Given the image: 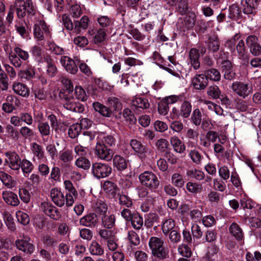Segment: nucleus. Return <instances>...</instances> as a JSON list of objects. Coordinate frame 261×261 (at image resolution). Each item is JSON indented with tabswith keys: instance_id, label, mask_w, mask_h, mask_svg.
I'll list each match as a JSON object with an SVG mask.
<instances>
[{
	"instance_id": "f257e3e1",
	"label": "nucleus",
	"mask_w": 261,
	"mask_h": 261,
	"mask_svg": "<svg viewBox=\"0 0 261 261\" xmlns=\"http://www.w3.org/2000/svg\"><path fill=\"white\" fill-rule=\"evenodd\" d=\"M15 11L17 17L22 19L26 15L29 17L35 16L37 8L32 0H15L14 5L10 6L6 17V20L9 24L12 22Z\"/></svg>"
},
{
	"instance_id": "f03ea898",
	"label": "nucleus",
	"mask_w": 261,
	"mask_h": 261,
	"mask_svg": "<svg viewBox=\"0 0 261 261\" xmlns=\"http://www.w3.org/2000/svg\"><path fill=\"white\" fill-rule=\"evenodd\" d=\"M148 244L152 254L154 257L159 259H163L167 257L168 251L164 246L163 239L156 237H151L149 239Z\"/></svg>"
},
{
	"instance_id": "7ed1b4c3",
	"label": "nucleus",
	"mask_w": 261,
	"mask_h": 261,
	"mask_svg": "<svg viewBox=\"0 0 261 261\" xmlns=\"http://www.w3.org/2000/svg\"><path fill=\"white\" fill-rule=\"evenodd\" d=\"M49 121L50 126L47 122H38L37 128L41 137L44 138L45 137H48L52 131L51 127L56 132H57L59 128V122L57 117L54 114H50L47 117Z\"/></svg>"
},
{
	"instance_id": "20e7f679",
	"label": "nucleus",
	"mask_w": 261,
	"mask_h": 261,
	"mask_svg": "<svg viewBox=\"0 0 261 261\" xmlns=\"http://www.w3.org/2000/svg\"><path fill=\"white\" fill-rule=\"evenodd\" d=\"M67 92L61 91L59 94V98L64 101L63 103L64 108L75 113L83 112L85 110L84 105L76 101L73 97Z\"/></svg>"
},
{
	"instance_id": "39448f33",
	"label": "nucleus",
	"mask_w": 261,
	"mask_h": 261,
	"mask_svg": "<svg viewBox=\"0 0 261 261\" xmlns=\"http://www.w3.org/2000/svg\"><path fill=\"white\" fill-rule=\"evenodd\" d=\"M139 180L142 185L151 190L158 188L160 181L157 176L151 171H145L139 176Z\"/></svg>"
},
{
	"instance_id": "423d86ee",
	"label": "nucleus",
	"mask_w": 261,
	"mask_h": 261,
	"mask_svg": "<svg viewBox=\"0 0 261 261\" xmlns=\"http://www.w3.org/2000/svg\"><path fill=\"white\" fill-rule=\"evenodd\" d=\"M92 172L97 178L109 176L112 173V167L108 164L95 163L92 165Z\"/></svg>"
},
{
	"instance_id": "0eeeda50",
	"label": "nucleus",
	"mask_w": 261,
	"mask_h": 261,
	"mask_svg": "<svg viewBox=\"0 0 261 261\" xmlns=\"http://www.w3.org/2000/svg\"><path fill=\"white\" fill-rule=\"evenodd\" d=\"M60 62L65 70L71 74H75L78 71V65L80 60L76 58L74 59L66 56L61 58Z\"/></svg>"
},
{
	"instance_id": "6e6552de",
	"label": "nucleus",
	"mask_w": 261,
	"mask_h": 261,
	"mask_svg": "<svg viewBox=\"0 0 261 261\" xmlns=\"http://www.w3.org/2000/svg\"><path fill=\"white\" fill-rule=\"evenodd\" d=\"M6 159L5 165L8 166L13 170H19V164L21 159L15 151H8L5 152Z\"/></svg>"
},
{
	"instance_id": "1a4fd4ad",
	"label": "nucleus",
	"mask_w": 261,
	"mask_h": 261,
	"mask_svg": "<svg viewBox=\"0 0 261 261\" xmlns=\"http://www.w3.org/2000/svg\"><path fill=\"white\" fill-rule=\"evenodd\" d=\"M16 248L27 255L32 254L35 250V246L29 237H24L23 239H18L15 242Z\"/></svg>"
},
{
	"instance_id": "9d476101",
	"label": "nucleus",
	"mask_w": 261,
	"mask_h": 261,
	"mask_svg": "<svg viewBox=\"0 0 261 261\" xmlns=\"http://www.w3.org/2000/svg\"><path fill=\"white\" fill-rule=\"evenodd\" d=\"M95 153L99 159L107 161H111L113 155L112 150L108 148L105 144L101 143H97L95 146Z\"/></svg>"
},
{
	"instance_id": "9b49d317",
	"label": "nucleus",
	"mask_w": 261,
	"mask_h": 261,
	"mask_svg": "<svg viewBox=\"0 0 261 261\" xmlns=\"http://www.w3.org/2000/svg\"><path fill=\"white\" fill-rule=\"evenodd\" d=\"M40 208L43 213L51 218L58 220L61 217V215L58 208L50 203L44 202L40 204Z\"/></svg>"
},
{
	"instance_id": "f8f14e48",
	"label": "nucleus",
	"mask_w": 261,
	"mask_h": 261,
	"mask_svg": "<svg viewBox=\"0 0 261 261\" xmlns=\"http://www.w3.org/2000/svg\"><path fill=\"white\" fill-rule=\"evenodd\" d=\"M33 33L35 38L38 41H42L44 39V33L46 35H49L50 31L48 26L43 21H39L36 23L33 27Z\"/></svg>"
},
{
	"instance_id": "ddd939ff",
	"label": "nucleus",
	"mask_w": 261,
	"mask_h": 261,
	"mask_svg": "<svg viewBox=\"0 0 261 261\" xmlns=\"http://www.w3.org/2000/svg\"><path fill=\"white\" fill-rule=\"evenodd\" d=\"M196 15L194 13H190L183 18L180 19V22H178L179 28L184 32L191 30L194 26L196 22Z\"/></svg>"
},
{
	"instance_id": "4468645a",
	"label": "nucleus",
	"mask_w": 261,
	"mask_h": 261,
	"mask_svg": "<svg viewBox=\"0 0 261 261\" xmlns=\"http://www.w3.org/2000/svg\"><path fill=\"white\" fill-rule=\"evenodd\" d=\"M246 44L251 53L255 56L261 54V45L258 42V38L255 35H250L246 38Z\"/></svg>"
},
{
	"instance_id": "2eb2a0df",
	"label": "nucleus",
	"mask_w": 261,
	"mask_h": 261,
	"mask_svg": "<svg viewBox=\"0 0 261 261\" xmlns=\"http://www.w3.org/2000/svg\"><path fill=\"white\" fill-rule=\"evenodd\" d=\"M98 216L94 213H91L82 217L79 221L80 224L86 227L92 228L98 225Z\"/></svg>"
},
{
	"instance_id": "dca6fc26",
	"label": "nucleus",
	"mask_w": 261,
	"mask_h": 261,
	"mask_svg": "<svg viewBox=\"0 0 261 261\" xmlns=\"http://www.w3.org/2000/svg\"><path fill=\"white\" fill-rule=\"evenodd\" d=\"M221 65L224 79L229 81L235 79L237 74L233 69L232 63L229 60H223L222 61Z\"/></svg>"
},
{
	"instance_id": "f3484780",
	"label": "nucleus",
	"mask_w": 261,
	"mask_h": 261,
	"mask_svg": "<svg viewBox=\"0 0 261 261\" xmlns=\"http://www.w3.org/2000/svg\"><path fill=\"white\" fill-rule=\"evenodd\" d=\"M231 89L233 92L243 98H245L250 93L248 84L243 82H235L233 83L231 85Z\"/></svg>"
},
{
	"instance_id": "a211bd4d",
	"label": "nucleus",
	"mask_w": 261,
	"mask_h": 261,
	"mask_svg": "<svg viewBox=\"0 0 261 261\" xmlns=\"http://www.w3.org/2000/svg\"><path fill=\"white\" fill-rule=\"evenodd\" d=\"M208 80L204 74L195 75L192 80V85L196 90H203L208 85Z\"/></svg>"
},
{
	"instance_id": "6ab92c4d",
	"label": "nucleus",
	"mask_w": 261,
	"mask_h": 261,
	"mask_svg": "<svg viewBox=\"0 0 261 261\" xmlns=\"http://www.w3.org/2000/svg\"><path fill=\"white\" fill-rule=\"evenodd\" d=\"M2 198L8 204L13 206H18L20 201L17 194L11 191H4L2 192Z\"/></svg>"
},
{
	"instance_id": "aec40b11",
	"label": "nucleus",
	"mask_w": 261,
	"mask_h": 261,
	"mask_svg": "<svg viewBox=\"0 0 261 261\" xmlns=\"http://www.w3.org/2000/svg\"><path fill=\"white\" fill-rule=\"evenodd\" d=\"M50 197L54 203L59 207L65 203V197L63 193L58 189L54 188L50 191Z\"/></svg>"
},
{
	"instance_id": "412c9836",
	"label": "nucleus",
	"mask_w": 261,
	"mask_h": 261,
	"mask_svg": "<svg viewBox=\"0 0 261 261\" xmlns=\"http://www.w3.org/2000/svg\"><path fill=\"white\" fill-rule=\"evenodd\" d=\"M170 142L175 152L181 154L186 150V145L177 136L171 137Z\"/></svg>"
},
{
	"instance_id": "4be33fe9",
	"label": "nucleus",
	"mask_w": 261,
	"mask_h": 261,
	"mask_svg": "<svg viewBox=\"0 0 261 261\" xmlns=\"http://www.w3.org/2000/svg\"><path fill=\"white\" fill-rule=\"evenodd\" d=\"M189 58L191 66L195 69H199L200 66L199 61L200 54L198 49L192 48L189 52Z\"/></svg>"
},
{
	"instance_id": "5701e85b",
	"label": "nucleus",
	"mask_w": 261,
	"mask_h": 261,
	"mask_svg": "<svg viewBox=\"0 0 261 261\" xmlns=\"http://www.w3.org/2000/svg\"><path fill=\"white\" fill-rule=\"evenodd\" d=\"M130 145L134 151L140 155H144L147 152V146L137 139H132L129 142Z\"/></svg>"
},
{
	"instance_id": "b1692460",
	"label": "nucleus",
	"mask_w": 261,
	"mask_h": 261,
	"mask_svg": "<svg viewBox=\"0 0 261 261\" xmlns=\"http://www.w3.org/2000/svg\"><path fill=\"white\" fill-rule=\"evenodd\" d=\"M113 163L114 167L119 171L125 170L127 168L128 161L121 155H115L113 158Z\"/></svg>"
},
{
	"instance_id": "393cba45",
	"label": "nucleus",
	"mask_w": 261,
	"mask_h": 261,
	"mask_svg": "<svg viewBox=\"0 0 261 261\" xmlns=\"http://www.w3.org/2000/svg\"><path fill=\"white\" fill-rule=\"evenodd\" d=\"M103 189L109 196L114 197L117 193L118 188L113 182L107 180L103 183Z\"/></svg>"
},
{
	"instance_id": "a878e982",
	"label": "nucleus",
	"mask_w": 261,
	"mask_h": 261,
	"mask_svg": "<svg viewBox=\"0 0 261 261\" xmlns=\"http://www.w3.org/2000/svg\"><path fill=\"white\" fill-rule=\"evenodd\" d=\"M230 233L235 238L237 241H241L243 239L244 234L242 228L236 223H232L229 228Z\"/></svg>"
},
{
	"instance_id": "bb28decb",
	"label": "nucleus",
	"mask_w": 261,
	"mask_h": 261,
	"mask_svg": "<svg viewBox=\"0 0 261 261\" xmlns=\"http://www.w3.org/2000/svg\"><path fill=\"white\" fill-rule=\"evenodd\" d=\"M161 226L163 234L167 236L171 230L175 228V222L171 218L164 219Z\"/></svg>"
},
{
	"instance_id": "cd10ccee",
	"label": "nucleus",
	"mask_w": 261,
	"mask_h": 261,
	"mask_svg": "<svg viewBox=\"0 0 261 261\" xmlns=\"http://www.w3.org/2000/svg\"><path fill=\"white\" fill-rule=\"evenodd\" d=\"M192 111V105L188 101H184L180 107L178 115L183 118H187L190 115Z\"/></svg>"
},
{
	"instance_id": "c85d7f7f",
	"label": "nucleus",
	"mask_w": 261,
	"mask_h": 261,
	"mask_svg": "<svg viewBox=\"0 0 261 261\" xmlns=\"http://www.w3.org/2000/svg\"><path fill=\"white\" fill-rule=\"evenodd\" d=\"M94 109L99 113L102 116L110 117L111 115V110L108 107L99 102H94L93 103Z\"/></svg>"
},
{
	"instance_id": "c756f323",
	"label": "nucleus",
	"mask_w": 261,
	"mask_h": 261,
	"mask_svg": "<svg viewBox=\"0 0 261 261\" xmlns=\"http://www.w3.org/2000/svg\"><path fill=\"white\" fill-rule=\"evenodd\" d=\"M108 210L107 204L102 199H97L94 207L95 214L102 216L106 215Z\"/></svg>"
},
{
	"instance_id": "7c9ffc66",
	"label": "nucleus",
	"mask_w": 261,
	"mask_h": 261,
	"mask_svg": "<svg viewBox=\"0 0 261 261\" xmlns=\"http://www.w3.org/2000/svg\"><path fill=\"white\" fill-rule=\"evenodd\" d=\"M133 106L143 109H148L150 104L146 98L135 96L132 101Z\"/></svg>"
},
{
	"instance_id": "2f4dec72",
	"label": "nucleus",
	"mask_w": 261,
	"mask_h": 261,
	"mask_svg": "<svg viewBox=\"0 0 261 261\" xmlns=\"http://www.w3.org/2000/svg\"><path fill=\"white\" fill-rule=\"evenodd\" d=\"M89 251L93 255L100 256L103 254L104 249L96 241H93L89 247Z\"/></svg>"
},
{
	"instance_id": "473e14b6",
	"label": "nucleus",
	"mask_w": 261,
	"mask_h": 261,
	"mask_svg": "<svg viewBox=\"0 0 261 261\" xmlns=\"http://www.w3.org/2000/svg\"><path fill=\"white\" fill-rule=\"evenodd\" d=\"M204 75L207 79L218 82L221 80V74L218 70L216 68H211L204 71Z\"/></svg>"
},
{
	"instance_id": "72a5a7b5",
	"label": "nucleus",
	"mask_w": 261,
	"mask_h": 261,
	"mask_svg": "<svg viewBox=\"0 0 261 261\" xmlns=\"http://www.w3.org/2000/svg\"><path fill=\"white\" fill-rule=\"evenodd\" d=\"M13 90L14 92L22 96L29 95V89L25 85L20 83H14L13 85Z\"/></svg>"
},
{
	"instance_id": "f704fd0d",
	"label": "nucleus",
	"mask_w": 261,
	"mask_h": 261,
	"mask_svg": "<svg viewBox=\"0 0 261 261\" xmlns=\"http://www.w3.org/2000/svg\"><path fill=\"white\" fill-rule=\"evenodd\" d=\"M45 61L47 63L46 73L51 77L55 76L58 73V69L53 60L46 58Z\"/></svg>"
},
{
	"instance_id": "c9c22d12",
	"label": "nucleus",
	"mask_w": 261,
	"mask_h": 261,
	"mask_svg": "<svg viewBox=\"0 0 261 261\" xmlns=\"http://www.w3.org/2000/svg\"><path fill=\"white\" fill-rule=\"evenodd\" d=\"M189 156L192 162L197 165H201L204 159V156L196 149L191 150L190 151Z\"/></svg>"
},
{
	"instance_id": "e433bc0d",
	"label": "nucleus",
	"mask_w": 261,
	"mask_h": 261,
	"mask_svg": "<svg viewBox=\"0 0 261 261\" xmlns=\"http://www.w3.org/2000/svg\"><path fill=\"white\" fill-rule=\"evenodd\" d=\"M102 226L107 229H111L115 225V217L114 215H105L101 218Z\"/></svg>"
},
{
	"instance_id": "4c0bfd02",
	"label": "nucleus",
	"mask_w": 261,
	"mask_h": 261,
	"mask_svg": "<svg viewBox=\"0 0 261 261\" xmlns=\"http://www.w3.org/2000/svg\"><path fill=\"white\" fill-rule=\"evenodd\" d=\"M6 133L8 138L12 140H17L19 137V133L11 124H8L6 126Z\"/></svg>"
},
{
	"instance_id": "58836bf2",
	"label": "nucleus",
	"mask_w": 261,
	"mask_h": 261,
	"mask_svg": "<svg viewBox=\"0 0 261 261\" xmlns=\"http://www.w3.org/2000/svg\"><path fill=\"white\" fill-rule=\"evenodd\" d=\"M32 151L38 160H41L44 158V154L42 147L36 142L31 144Z\"/></svg>"
},
{
	"instance_id": "ea45409f",
	"label": "nucleus",
	"mask_w": 261,
	"mask_h": 261,
	"mask_svg": "<svg viewBox=\"0 0 261 261\" xmlns=\"http://www.w3.org/2000/svg\"><path fill=\"white\" fill-rule=\"evenodd\" d=\"M186 175L189 178H194L197 180L204 179L205 175L203 171L197 169L188 170L186 172Z\"/></svg>"
},
{
	"instance_id": "a19ab883",
	"label": "nucleus",
	"mask_w": 261,
	"mask_h": 261,
	"mask_svg": "<svg viewBox=\"0 0 261 261\" xmlns=\"http://www.w3.org/2000/svg\"><path fill=\"white\" fill-rule=\"evenodd\" d=\"M89 18L86 16L82 17L80 21L74 22V30L78 33L81 31V29H86L88 27Z\"/></svg>"
},
{
	"instance_id": "79ce46f5",
	"label": "nucleus",
	"mask_w": 261,
	"mask_h": 261,
	"mask_svg": "<svg viewBox=\"0 0 261 261\" xmlns=\"http://www.w3.org/2000/svg\"><path fill=\"white\" fill-rule=\"evenodd\" d=\"M19 133L24 139L28 140L32 139L35 135V132L27 126H22Z\"/></svg>"
},
{
	"instance_id": "37998d69",
	"label": "nucleus",
	"mask_w": 261,
	"mask_h": 261,
	"mask_svg": "<svg viewBox=\"0 0 261 261\" xmlns=\"http://www.w3.org/2000/svg\"><path fill=\"white\" fill-rule=\"evenodd\" d=\"M21 168L23 173H30L34 169V165L31 162L26 159L20 161L19 168Z\"/></svg>"
},
{
	"instance_id": "c03bdc74",
	"label": "nucleus",
	"mask_w": 261,
	"mask_h": 261,
	"mask_svg": "<svg viewBox=\"0 0 261 261\" xmlns=\"http://www.w3.org/2000/svg\"><path fill=\"white\" fill-rule=\"evenodd\" d=\"M155 146L159 151L164 153L170 150L169 142L165 139H159L155 143Z\"/></svg>"
},
{
	"instance_id": "a18cd8bd",
	"label": "nucleus",
	"mask_w": 261,
	"mask_h": 261,
	"mask_svg": "<svg viewBox=\"0 0 261 261\" xmlns=\"http://www.w3.org/2000/svg\"><path fill=\"white\" fill-rule=\"evenodd\" d=\"M82 126L79 123L71 125L68 129V134L70 138L74 139L77 137L82 131Z\"/></svg>"
},
{
	"instance_id": "49530a36",
	"label": "nucleus",
	"mask_w": 261,
	"mask_h": 261,
	"mask_svg": "<svg viewBox=\"0 0 261 261\" xmlns=\"http://www.w3.org/2000/svg\"><path fill=\"white\" fill-rule=\"evenodd\" d=\"M171 182L174 186L181 188L184 185L185 181L181 174L175 173L171 176Z\"/></svg>"
},
{
	"instance_id": "de8ad7c7",
	"label": "nucleus",
	"mask_w": 261,
	"mask_h": 261,
	"mask_svg": "<svg viewBox=\"0 0 261 261\" xmlns=\"http://www.w3.org/2000/svg\"><path fill=\"white\" fill-rule=\"evenodd\" d=\"M207 95L213 99H218L221 94V90L217 85H212L207 88Z\"/></svg>"
},
{
	"instance_id": "09e8293b",
	"label": "nucleus",
	"mask_w": 261,
	"mask_h": 261,
	"mask_svg": "<svg viewBox=\"0 0 261 261\" xmlns=\"http://www.w3.org/2000/svg\"><path fill=\"white\" fill-rule=\"evenodd\" d=\"M130 221H131L132 226L137 230L140 229L143 224V218L138 213H135Z\"/></svg>"
},
{
	"instance_id": "8fccbe9b",
	"label": "nucleus",
	"mask_w": 261,
	"mask_h": 261,
	"mask_svg": "<svg viewBox=\"0 0 261 261\" xmlns=\"http://www.w3.org/2000/svg\"><path fill=\"white\" fill-rule=\"evenodd\" d=\"M75 165L84 170H88L91 166L90 161L85 156L79 158L75 161Z\"/></svg>"
},
{
	"instance_id": "3c124183",
	"label": "nucleus",
	"mask_w": 261,
	"mask_h": 261,
	"mask_svg": "<svg viewBox=\"0 0 261 261\" xmlns=\"http://www.w3.org/2000/svg\"><path fill=\"white\" fill-rule=\"evenodd\" d=\"M4 219L8 229L14 231L16 229V226L12 216L8 212H5Z\"/></svg>"
},
{
	"instance_id": "603ef678",
	"label": "nucleus",
	"mask_w": 261,
	"mask_h": 261,
	"mask_svg": "<svg viewBox=\"0 0 261 261\" xmlns=\"http://www.w3.org/2000/svg\"><path fill=\"white\" fill-rule=\"evenodd\" d=\"M191 120L196 126H199L201 123L202 114L199 109L194 110L192 113Z\"/></svg>"
},
{
	"instance_id": "864d4df0",
	"label": "nucleus",
	"mask_w": 261,
	"mask_h": 261,
	"mask_svg": "<svg viewBox=\"0 0 261 261\" xmlns=\"http://www.w3.org/2000/svg\"><path fill=\"white\" fill-rule=\"evenodd\" d=\"M47 46L48 47V49L55 55H62L64 54V49L57 45L54 42L48 41Z\"/></svg>"
},
{
	"instance_id": "5fc2aeb1",
	"label": "nucleus",
	"mask_w": 261,
	"mask_h": 261,
	"mask_svg": "<svg viewBox=\"0 0 261 261\" xmlns=\"http://www.w3.org/2000/svg\"><path fill=\"white\" fill-rule=\"evenodd\" d=\"M8 57L11 63L16 68H20L24 64V61L14 54L12 51L9 54Z\"/></svg>"
},
{
	"instance_id": "6e6d98bb",
	"label": "nucleus",
	"mask_w": 261,
	"mask_h": 261,
	"mask_svg": "<svg viewBox=\"0 0 261 261\" xmlns=\"http://www.w3.org/2000/svg\"><path fill=\"white\" fill-rule=\"evenodd\" d=\"M220 44V43L217 37L211 38L208 44V49L213 53L217 52L219 50Z\"/></svg>"
},
{
	"instance_id": "4d7b16f0",
	"label": "nucleus",
	"mask_w": 261,
	"mask_h": 261,
	"mask_svg": "<svg viewBox=\"0 0 261 261\" xmlns=\"http://www.w3.org/2000/svg\"><path fill=\"white\" fill-rule=\"evenodd\" d=\"M95 136L89 131H85L82 136L79 138V141L83 145L88 144L92 140L94 139Z\"/></svg>"
},
{
	"instance_id": "13d9d810",
	"label": "nucleus",
	"mask_w": 261,
	"mask_h": 261,
	"mask_svg": "<svg viewBox=\"0 0 261 261\" xmlns=\"http://www.w3.org/2000/svg\"><path fill=\"white\" fill-rule=\"evenodd\" d=\"M178 251L181 255L186 258L190 257L192 254L190 247L184 243L178 246Z\"/></svg>"
},
{
	"instance_id": "bf43d9fd",
	"label": "nucleus",
	"mask_w": 261,
	"mask_h": 261,
	"mask_svg": "<svg viewBox=\"0 0 261 261\" xmlns=\"http://www.w3.org/2000/svg\"><path fill=\"white\" fill-rule=\"evenodd\" d=\"M20 199L25 203H28L31 200V194L29 191L24 188H20L18 190Z\"/></svg>"
},
{
	"instance_id": "052dcab7",
	"label": "nucleus",
	"mask_w": 261,
	"mask_h": 261,
	"mask_svg": "<svg viewBox=\"0 0 261 261\" xmlns=\"http://www.w3.org/2000/svg\"><path fill=\"white\" fill-rule=\"evenodd\" d=\"M186 188L187 190L192 193L197 194L202 190L201 185L197 182H188L187 184Z\"/></svg>"
},
{
	"instance_id": "680f3d73",
	"label": "nucleus",
	"mask_w": 261,
	"mask_h": 261,
	"mask_svg": "<svg viewBox=\"0 0 261 261\" xmlns=\"http://www.w3.org/2000/svg\"><path fill=\"white\" fill-rule=\"evenodd\" d=\"M64 184L66 190L68 191V193H67L66 194H70V195H73L74 199H78V193L71 181H70L69 180H66L64 181Z\"/></svg>"
},
{
	"instance_id": "e2e57ef3",
	"label": "nucleus",
	"mask_w": 261,
	"mask_h": 261,
	"mask_svg": "<svg viewBox=\"0 0 261 261\" xmlns=\"http://www.w3.org/2000/svg\"><path fill=\"white\" fill-rule=\"evenodd\" d=\"M119 203L120 205L130 207L133 204L132 199L127 195L122 193L119 194Z\"/></svg>"
},
{
	"instance_id": "0e129e2a",
	"label": "nucleus",
	"mask_w": 261,
	"mask_h": 261,
	"mask_svg": "<svg viewBox=\"0 0 261 261\" xmlns=\"http://www.w3.org/2000/svg\"><path fill=\"white\" fill-rule=\"evenodd\" d=\"M16 216L18 221L23 225H26L30 222V217L25 213L18 211L16 213Z\"/></svg>"
},
{
	"instance_id": "69168bd1",
	"label": "nucleus",
	"mask_w": 261,
	"mask_h": 261,
	"mask_svg": "<svg viewBox=\"0 0 261 261\" xmlns=\"http://www.w3.org/2000/svg\"><path fill=\"white\" fill-rule=\"evenodd\" d=\"M188 0H180L176 10L181 15H184L188 11Z\"/></svg>"
},
{
	"instance_id": "338daca9",
	"label": "nucleus",
	"mask_w": 261,
	"mask_h": 261,
	"mask_svg": "<svg viewBox=\"0 0 261 261\" xmlns=\"http://www.w3.org/2000/svg\"><path fill=\"white\" fill-rule=\"evenodd\" d=\"M75 96L77 99L82 101L87 100L88 96L84 89L81 86H76L74 89Z\"/></svg>"
},
{
	"instance_id": "774afa93",
	"label": "nucleus",
	"mask_w": 261,
	"mask_h": 261,
	"mask_svg": "<svg viewBox=\"0 0 261 261\" xmlns=\"http://www.w3.org/2000/svg\"><path fill=\"white\" fill-rule=\"evenodd\" d=\"M59 159L65 163H70L73 159L72 151L69 150H66L63 151L60 154Z\"/></svg>"
}]
</instances>
